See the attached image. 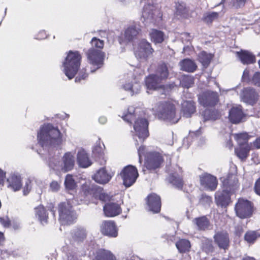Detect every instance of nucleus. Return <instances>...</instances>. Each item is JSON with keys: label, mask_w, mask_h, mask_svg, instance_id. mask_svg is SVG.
Returning <instances> with one entry per match:
<instances>
[{"label": "nucleus", "mask_w": 260, "mask_h": 260, "mask_svg": "<svg viewBox=\"0 0 260 260\" xmlns=\"http://www.w3.org/2000/svg\"><path fill=\"white\" fill-rule=\"evenodd\" d=\"M8 182V187H10L14 191H16L19 190L21 186V179L19 176L15 174L12 175L7 179Z\"/></svg>", "instance_id": "28"}, {"label": "nucleus", "mask_w": 260, "mask_h": 260, "mask_svg": "<svg viewBox=\"0 0 260 260\" xmlns=\"http://www.w3.org/2000/svg\"><path fill=\"white\" fill-rule=\"evenodd\" d=\"M147 204L150 211L158 213L160 210L161 203L159 196L155 193H151L147 197Z\"/></svg>", "instance_id": "18"}, {"label": "nucleus", "mask_w": 260, "mask_h": 260, "mask_svg": "<svg viewBox=\"0 0 260 260\" xmlns=\"http://www.w3.org/2000/svg\"><path fill=\"white\" fill-rule=\"evenodd\" d=\"M59 130L48 124L42 126L38 134L40 145L44 149L49 146L58 145L61 142Z\"/></svg>", "instance_id": "1"}, {"label": "nucleus", "mask_w": 260, "mask_h": 260, "mask_svg": "<svg viewBox=\"0 0 260 260\" xmlns=\"http://www.w3.org/2000/svg\"><path fill=\"white\" fill-rule=\"evenodd\" d=\"M87 233L86 230L82 227L75 229L72 233L73 239L77 242H82L86 238Z\"/></svg>", "instance_id": "31"}, {"label": "nucleus", "mask_w": 260, "mask_h": 260, "mask_svg": "<svg viewBox=\"0 0 260 260\" xmlns=\"http://www.w3.org/2000/svg\"><path fill=\"white\" fill-rule=\"evenodd\" d=\"M75 153L72 152H68L66 153L62 157L61 162L57 166L55 164L53 166L51 161L49 162V166L53 169L60 170L66 173L73 169L75 165Z\"/></svg>", "instance_id": "7"}, {"label": "nucleus", "mask_w": 260, "mask_h": 260, "mask_svg": "<svg viewBox=\"0 0 260 260\" xmlns=\"http://www.w3.org/2000/svg\"><path fill=\"white\" fill-rule=\"evenodd\" d=\"M176 246L179 252L183 253L189 250L190 243L188 240L181 239L176 243Z\"/></svg>", "instance_id": "39"}, {"label": "nucleus", "mask_w": 260, "mask_h": 260, "mask_svg": "<svg viewBox=\"0 0 260 260\" xmlns=\"http://www.w3.org/2000/svg\"><path fill=\"white\" fill-rule=\"evenodd\" d=\"M101 232L109 237H116L118 235V230L115 223L112 221H105L101 225Z\"/></svg>", "instance_id": "15"}, {"label": "nucleus", "mask_w": 260, "mask_h": 260, "mask_svg": "<svg viewBox=\"0 0 260 260\" xmlns=\"http://www.w3.org/2000/svg\"><path fill=\"white\" fill-rule=\"evenodd\" d=\"M199 60L204 67H207L210 63L212 56L211 54H208L205 51H203L199 54Z\"/></svg>", "instance_id": "43"}, {"label": "nucleus", "mask_w": 260, "mask_h": 260, "mask_svg": "<svg viewBox=\"0 0 260 260\" xmlns=\"http://www.w3.org/2000/svg\"><path fill=\"white\" fill-rule=\"evenodd\" d=\"M141 29L138 24H133L129 26L123 34L124 41L125 42H132L136 39L141 34Z\"/></svg>", "instance_id": "14"}, {"label": "nucleus", "mask_w": 260, "mask_h": 260, "mask_svg": "<svg viewBox=\"0 0 260 260\" xmlns=\"http://www.w3.org/2000/svg\"><path fill=\"white\" fill-rule=\"evenodd\" d=\"M196 107L194 103L192 101H184L182 104V111L184 116L189 117L195 112Z\"/></svg>", "instance_id": "29"}, {"label": "nucleus", "mask_w": 260, "mask_h": 260, "mask_svg": "<svg viewBox=\"0 0 260 260\" xmlns=\"http://www.w3.org/2000/svg\"><path fill=\"white\" fill-rule=\"evenodd\" d=\"M255 192L260 196V177L256 181L254 184Z\"/></svg>", "instance_id": "55"}, {"label": "nucleus", "mask_w": 260, "mask_h": 260, "mask_svg": "<svg viewBox=\"0 0 260 260\" xmlns=\"http://www.w3.org/2000/svg\"><path fill=\"white\" fill-rule=\"evenodd\" d=\"M253 145L256 148H260V137L253 142Z\"/></svg>", "instance_id": "62"}, {"label": "nucleus", "mask_w": 260, "mask_h": 260, "mask_svg": "<svg viewBox=\"0 0 260 260\" xmlns=\"http://www.w3.org/2000/svg\"><path fill=\"white\" fill-rule=\"evenodd\" d=\"M153 110L160 119L173 123H176L178 120L176 118L175 106L170 101L158 102L153 108Z\"/></svg>", "instance_id": "3"}, {"label": "nucleus", "mask_w": 260, "mask_h": 260, "mask_svg": "<svg viewBox=\"0 0 260 260\" xmlns=\"http://www.w3.org/2000/svg\"><path fill=\"white\" fill-rule=\"evenodd\" d=\"M176 12L177 15L181 17H186L187 16L188 10L184 3H178L176 4Z\"/></svg>", "instance_id": "40"}, {"label": "nucleus", "mask_w": 260, "mask_h": 260, "mask_svg": "<svg viewBox=\"0 0 260 260\" xmlns=\"http://www.w3.org/2000/svg\"><path fill=\"white\" fill-rule=\"evenodd\" d=\"M146 86L150 90H156L161 87L162 82L157 76L151 75L146 78Z\"/></svg>", "instance_id": "24"}, {"label": "nucleus", "mask_w": 260, "mask_h": 260, "mask_svg": "<svg viewBox=\"0 0 260 260\" xmlns=\"http://www.w3.org/2000/svg\"><path fill=\"white\" fill-rule=\"evenodd\" d=\"M239 146L248 145L247 142L250 136L246 133L232 134Z\"/></svg>", "instance_id": "37"}, {"label": "nucleus", "mask_w": 260, "mask_h": 260, "mask_svg": "<svg viewBox=\"0 0 260 260\" xmlns=\"http://www.w3.org/2000/svg\"><path fill=\"white\" fill-rule=\"evenodd\" d=\"M244 116V113L240 106L233 107L229 111V119L233 123L240 122Z\"/></svg>", "instance_id": "21"}, {"label": "nucleus", "mask_w": 260, "mask_h": 260, "mask_svg": "<svg viewBox=\"0 0 260 260\" xmlns=\"http://www.w3.org/2000/svg\"><path fill=\"white\" fill-rule=\"evenodd\" d=\"M241 98L242 100L247 104L250 105L253 104L257 99V94L255 90L251 88H244L241 94Z\"/></svg>", "instance_id": "17"}, {"label": "nucleus", "mask_w": 260, "mask_h": 260, "mask_svg": "<svg viewBox=\"0 0 260 260\" xmlns=\"http://www.w3.org/2000/svg\"><path fill=\"white\" fill-rule=\"evenodd\" d=\"M219 16L218 13L217 12H209L204 14L203 20L207 23H212V21L218 19Z\"/></svg>", "instance_id": "45"}, {"label": "nucleus", "mask_w": 260, "mask_h": 260, "mask_svg": "<svg viewBox=\"0 0 260 260\" xmlns=\"http://www.w3.org/2000/svg\"><path fill=\"white\" fill-rule=\"evenodd\" d=\"M77 162L80 167L87 168L91 165V161L89 159L86 152L83 150H80L78 152Z\"/></svg>", "instance_id": "27"}, {"label": "nucleus", "mask_w": 260, "mask_h": 260, "mask_svg": "<svg viewBox=\"0 0 260 260\" xmlns=\"http://www.w3.org/2000/svg\"><path fill=\"white\" fill-rule=\"evenodd\" d=\"M145 149V147L143 146L140 147L138 150V154L139 156V161L140 163H141V157H142V155H143V154H144Z\"/></svg>", "instance_id": "57"}, {"label": "nucleus", "mask_w": 260, "mask_h": 260, "mask_svg": "<svg viewBox=\"0 0 260 260\" xmlns=\"http://www.w3.org/2000/svg\"><path fill=\"white\" fill-rule=\"evenodd\" d=\"M180 69L182 71L193 72L197 68L195 63L190 59H185L179 62Z\"/></svg>", "instance_id": "33"}, {"label": "nucleus", "mask_w": 260, "mask_h": 260, "mask_svg": "<svg viewBox=\"0 0 260 260\" xmlns=\"http://www.w3.org/2000/svg\"><path fill=\"white\" fill-rule=\"evenodd\" d=\"M201 184L210 190H214L217 185L216 178L210 174H206L200 177Z\"/></svg>", "instance_id": "19"}, {"label": "nucleus", "mask_w": 260, "mask_h": 260, "mask_svg": "<svg viewBox=\"0 0 260 260\" xmlns=\"http://www.w3.org/2000/svg\"><path fill=\"white\" fill-rule=\"evenodd\" d=\"M259 237L260 234L258 232L250 231L245 234L244 239L248 243H253Z\"/></svg>", "instance_id": "42"}, {"label": "nucleus", "mask_w": 260, "mask_h": 260, "mask_svg": "<svg viewBox=\"0 0 260 260\" xmlns=\"http://www.w3.org/2000/svg\"><path fill=\"white\" fill-rule=\"evenodd\" d=\"M153 52L149 43L145 40L140 41L138 47L135 49V54L137 58L146 59Z\"/></svg>", "instance_id": "12"}, {"label": "nucleus", "mask_w": 260, "mask_h": 260, "mask_svg": "<svg viewBox=\"0 0 260 260\" xmlns=\"http://www.w3.org/2000/svg\"><path fill=\"white\" fill-rule=\"evenodd\" d=\"M5 178V173H4L3 170H0V185L4 183Z\"/></svg>", "instance_id": "61"}, {"label": "nucleus", "mask_w": 260, "mask_h": 260, "mask_svg": "<svg viewBox=\"0 0 260 260\" xmlns=\"http://www.w3.org/2000/svg\"><path fill=\"white\" fill-rule=\"evenodd\" d=\"M250 149V147L249 145L239 146V148H235V152L240 159L243 160L248 156Z\"/></svg>", "instance_id": "35"}, {"label": "nucleus", "mask_w": 260, "mask_h": 260, "mask_svg": "<svg viewBox=\"0 0 260 260\" xmlns=\"http://www.w3.org/2000/svg\"><path fill=\"white\" fill-rule=\"evenodd\" d=\"M193 223L199 230L203 231L208 229L210 224L209 220L205 216L194 218Z\"/></svg>", "instance_id": "34"}, {"label": "nucleus", "mask_w": 260, "mask_h": 260, "mask_svg": "<svg viewBox=\"0 0 260 260\" xmlns=\"http://www.w3.org/2000/svg\"><path fill=\"white\" fill-rule=\"evenodd\" d=\"M193 83L194 78L191 76L184 75L181 78L180 84L183 87L188 88L191 87Z\"/></svg>", "instance_id": "41"}, {"label": "nucleus", "mask_w": 260, "mask_h": 260, "mask_svg": "<svg viewBox=\"0 0 260 260\" xmlns=\"http://www.w3.org/2000/svg\"><path fill=\"white\" fill-rule=\"evenodd\" d=\"M93 152L94 153V154L99 155V156L100 158H101V157L102 158V160L101 162V164L102 165H105L106 162V160L104 158V154H103V151L102 148L100 146H96L94 148Z\"/></svg>", "instance_id": "48"}, {"label": "nucleus", "mask_w": 260, "mask_h": 260, "mask_svg": "<svg viewBox=\"0 0 260 260\" xmlns=\"http://www.w3.org/2000/svg\"><path fill=\"white\" fill-rule=\"evenodd\" d=\"M99 121L100 123H102V124H104L107 121V118L105 117H101L100 118H99Z\"/></svg>", "instance_id": "64"}, {"label": "nucleus", "mask_w": 260, "mask_h": 260, "mask_svg": "<svg viewBox=\"0 0 260 260\" xmlns=\"http://www.w3.org/2000/svg\"><path fill=\"white\" fill-rule=\"evenodd\" d=\"M30 183L29 181H27L26 182V187H24L23 190V193L24 195H26L28 192L29 190L30 189V188L29 187L28 184Z\"/></svg>", "instance_id": "59"}, {"label": "nucleus", "mask_w": 260, "mask_h": 260, "mask_svg": "<svg viewBox=\"0 0 260 260\" xmlns=\"http://www.w3.org/2000/svg\"><path fill=\"white\" fill-rule=\"evenodd\" d=\"M162 162L163 158L160 153L150 152L146 156L145 164L148 170H155L160 167Z\"/></svg>", "instance_id": "10"}, {"label": "nucleus", "mask_w": 260, "mask_h": 260, "mask_svg": "<svg viewBox=\"0 0 260 260\" xmlns=\"http://www.w3.org/2000/svg\"><path fill=\"white\" fill-rule=\"evenodd\" d=\"M169 181L174 186L178 188H181L183 185L182 179L178 175L172 174L169 177Z\"/></svg>", "instance_id": "44"}, {"label": "nucleus", "mask_w": 260, "mask_h": 260, "mask_svg": "<svg viewBox=\"0 0 260 260\" xmlns=\"http://www.w3.org/2000/svg\"><path fill=\"white\" fill-rule=\"evenodd\" d=\"M104 212L106 216L114 217L119 214L121 209L118 204L110 203L104 206Z\"/></svg>", "instance_id": "22"}, {"label": "nucleus", "mask_w": 260, "mask_h": 260, "mask_svg": "<svg viewBox=\"0 0 260 260\" xmlns=\"http://www.w3.org/2000/svg\"><path fill=\"white\" fill-rule=\"evenodd\" d=\"M127 110V113L124 116H122V118L125 121L131 123L132 120L134 118L133 113L135 112L134 108L133 107H129Z\"/></svg>", "instance_id": "47"}, {"label": "nucleus", "mask_w": 260, "mask_h": 260, "mask_svg": "<svg viewBox=\"0 0 260 260\" xmlns=\"http://www.w3.org/2000/svg\"><path fill=\"white\" fill-rule=\"evenodd\" d=\"M247 0H233V6L236 8H239L243 7Z\"/></svg>", "instance_id": "52"}, {"label": "nucleus", "mask_w": 260, "mask_h": 260, "mask_svg": "<svg viewBox=\"0 0 260 260\" xmlns=\"http://www.w3.org/2000/svg\"><path fill=\"white\" fill-rule=\"evenodd\" d=\"M237 56L243 64H251L255 62V57L250 52L241 50L240 52H236Z\"/></svg>", "instance_id": "25"}, {"label": "nucleus", "mask_w": 260, "mask_h": 260, "mask_svg": "<svg viewBox=\"0 0 260 260\" xmlns=\"http://www.w3.org/2000/svg\"><path fill=\"white\" fill-rule=\"evenodd\" d=\"M93 260H116V258L110 251L102 249L96 252Z\"/></svg>", "instance_id": "32"}, {"label": "nucleus", "mask_w": 260, "mask_h": 260, "mask_svg": "<svg viewBox=\"0 0 260 260\" xmlns=\"http://www.w3.org/2000/svg\"><path fill=\"white\" fill-rule=\"evenodd\" d=\"M36 217L42 224L47 223L48 220V214L44 206H39L35 209Z\"/></svg>", "instance_id": "30"}, {"label": "nucleus", "mask_w": 260, "mask_h": 260, "mask_svg": "<svg viewBox=\"0 0 260 260\" xmlns=\"http://www.w3.org/2000/svg\"><path fill=\"white\" fill-rule=\"evenodd\" d=\"M59 220L62 224H72L77 218L73 207L68 202L60 203L58 205Z\"/></svg>", "instance_id": "5"}, {"label": "nucleus", "mask_w": 260, "mask_h": 260, "mask_svg": "<svg viewBox=\"0 0 260 260\" xmlns=\"http://www.w3.org/2000/svg\"><path fill=\"white\" fill-rule=\"evenodd\" d=\"M200 202L202 204L209 205L212 202V198L210 196L203 194L200 199Z\"/></svg>", "instance_id": "51"}, {"label": "nucleus", "mask_w": 260, "mask_h": 260, "mask_svg": "<svg viewBox=\"0 0 260 260\" xmlns=\"http://www.w3.org/2000/svg\"><path fill=\"white\" fill-rule=\"evenodd\" d=\"M243 233V229L240 226H237L235 229V233L237 235L240 236Z\"/></svg>", "instance_id": "60"}, {"label": "nucleus", "mask_w": 260, "mask_h": 260, "mask_svg": "<svg viewBox=\"0 0 260 260\" xmlns=\"http://www.w3.org/2000/svg\"><path fill=\"white\" fill-rule=\"evenodd\" d=\"M64 185L67 189L69 190H73L76 187V183L73 178L72 175L68 174L66 176Z\"/></svg>", "instance_id": "46"}, {"label": "nucleus", "mask_w": 260, "mask_h": 260, "mask_svg": "<svg viewBox=\"0 0 260 260\" xmlns=\"http://www.w3.org/2000/svg\"><path fill=\"white\" fill-rule=\"evenodd\" d=\"M224 189L215 194V200L217 205L226 207L231 202L230 193L234 192L238 187V180L235 175L229 176L223 181Z\"/></svg>", "instance_id": "2"}, {"label": "nucleus", "mask_w": 260, "mask_h": 260, "mask_svg": "<svg viewBox=\"0 0 260 260\" xmlns=\"http://www.w3.org/2000/svg\"><path fill=\"white\" fill-rule=\"evenodd\" d=\"M123 88L125 90L129 92L131 95H133L140 92L141 85L139 82L134 79V80L131 82L125 83V84L123 85Z\"/></svg>", "instance_id": "26"}, {"label": "nucleus", "mask_w": 260, "mask_h": 260, "mask_svg": "<svg viewBox=\"0 0 260 260\" xmlns=\"http://www.w3.org/2000/svg\"><path fill=\"white\" fill-rule=\"evenodd\" d=\"M120 175L122 178L124 185L128 187L136 182L139 174L135 167L128 165L122 170Z\"/></svg>", "instance_id": "8"}, {"label": "nucleus", "mask_w": 260, "mask_h": 260, "mask_svg": "<svg viewBox=\"0 0 260 260\" xmlns=\"http://www.w3.org/2000/svg\"><path fill=\"white\" fill-rule=\"evenodd\" d=\"M159 15V11L153 5L148 4L145 5L142 13L143 17L148 20L156 19V15Z\"/></svg>", "instance_id": "20"}, {"label": "nucleus", "mask_w": 260, "mask_h": 260, "mask_svg": "<svg viewBox=\"0 0 260 260\" xmlns=\"http://www.w3.org/2000/svg\"><path fill=\"white\" fill-rule=\"evenodd\" d=\"M81 56L78 51H70L63 63L64 73L69 79L77 74L80 66Z\"/></svg>", "instance_id": "4"}, {"label": "nucleus", "mask_w": 260, "mask_h": 260, "mask_svg": "<svg viewBox=\"0 0 260 260\" xmlns=\"http://www.w3.org/2000/svg\"><path fill=\"white\" fill-rule=\"evenodd\" d=\"M148 121L144 118L138 119L135 122L134 128L140 141L143 142L145 139L148 137Z\"/></svg>", "instance_id": "11"}, {"label": "nucleus", "mask_w": 260, "mask_h": 260, "mask_svg": "<svg viewBox=\"0 0 260 260\" xmlns=\"http://www.w3.org/2000/svg\"><path fill=\"white\" fill-rule=\"evenodd\" d=\"M50 189L53 191L56 192L60 189V185L57 181H52L50 184Z\"/></svg>", "instance_id": "53"}, {"label": "nucleus", "mask_w": 260, "mask_h": 260, "mask_svg": "<svg viewBox=\"0 0 260 260\" xmlns=\"http://www.w3.org/2000/svg\"><path fill=\"white\" fill-rule=\"evenodd\" d=\"M112 176L108 173L104 168L100 169L93 175V179L100 184H106L111 179Z\"/></svg>", "instance_id": "23"}, {"label": "nucleus", "mask_w": 260, "mask_h": 260, "mask_svg": "<svg viewBox=\"0 0 260 260\" xmlns=\"http://www.w3.org/2000/svg\"><path fill=\"white\" fill-rule=\"evenodd\" d=\"M252 203L243 199H239L235 205V211L236 215L239 218L244 219L249 218L252 214Z\"/></svg>", "instance_id": "6"}, {"label": "nucleus", "mask_w": 260, "mask_h": 260, "mask_svg": "<svg viewBox=\"0 0 260 260\" xmlns=\"http://www.w3.org/2000/svg\"><path fill=\"white\" fill-rule=\"evenodd\" d=\"M104 53L100 50L90 49L87 53V57L89 62L100 68L103 64Z\"/></svg>", "instance_id": "13"}, {"label": "nucleus", "mask_w": 260, "mask_h": 260, "mask_svg": "<svg viewBox=\"0 0 260 260\" xmlns=\"http://www.w3.org/2000/svg\"><path fill=\"white\" fill-rule=\"evenodd\" d=\"M87 74H85V73H84L82 75V76L81 77L80 76H79V77H77L75 79V81L76 82H80V80L81 79H84L86 77H87Z\"/></svg>", "instance_id": "63"}, {"label": "nucleus", "mask_w": 260, "mask_h": 260, "mask_svg": "<svg viewBox=\"0 0 260 260\" xmlns=\"http://www.w3.org/2000/svg\"><path fill=\"white\" fill-rule=\"evenodd\" d=\"M92 46L97 48L102 49L104 47V42L103 40H101L96 38H92L91 41Z\"/></svg>", "instance_id": "49"}, {"label": "nucleus", "mask_w": 260, "mask_h": 260, "mask_svg": "<svg viewBox=\"0 0 260 260\" xmlns=\"http://www.w3.org/2000/svg\"><path fill=\"white\" fill-rule=\"evenodd\" d=\"M68 260H80L77 253H71L68 255Z\"/></svg>", "instance_id": "56"}, {"label": "nucleus", "mask_w": 260, "mask_h": 260, "mask_svg": "<svg viewBox=\"0 0 260 260\" xmlns=\"http://www.w3.org/2000/svg\"><path fill=\"white\" fill-rule=\"evenodd\" d=\"M199 101L204 107H213L219 101V95L216 92L206 91L199 95Z\"/></svg>", "instance_id": "9"}, {"label": "nucleus", "mask_w": 260, "mask_h": 260, "mask_svg": "<svg viewBox=\"0 0 260 260\" xmlns=\"http://www.w3.org/2000/svg\"><path fill=\"white\" fill-rule=\"evenodd\" d=\"M154 75L157 76L161 81L167 79L169 76V70L167 64L162 63L159 65L156 74Z\"/></svg>", "instance_id": "36"}, {"label": "nucleus", "mask_w": 260, "mask_h": 260, "mask_svg": "<svg viewBox=\"0 0 260 260\" xmlns=\"http://www.w3.org/2000/svg\"><path fill=\"white\" fill-rule=\"evenodd\" d=\"M214 242L220 248L224 250L229 246L230 239L226 232H220L217 233L214 236Z\"/></svg>", "instance_id": "16"}, {"label": "nucleus", "mask_w": 260, "mask_h": 260, "mask_svg": "<svg viewBox=\"0 0 260 260\" xmlns=\"http://www.w3.org/2000/svg\"><path fill=\"white\" fill-rule=\"evenodd\" d=\"M253 83L257 86H260V73H256L252 78Z\"/></svg>", "instance_id": "54"}, {"label": "nucleus", "mask_w": 260, "mask_h": 260, "mask_svg": "<svg viewBox=\"0 0 260 260\" xmlns=\"http://www.w3.org/2000/svg\"><path fill=\"white\" fill-rule=\"evenodd\" d=\"M149 35L152 41L155 43H160L164 40V34L160 30L152 29Z\"/></svg>", "instance_id": "38"}, {"label": "nucleus", "mask_w": 260, "mask_h": 260, "mask_svg": "<svg viewBox=\"0 0 260 260\" xmlns=\"http://www.w3.org/2000/svg\"><path fill=\"white\" fill-rule=\"evenodd\" d=\"M203 249L206 252H209L212 251L213 247L212 244V242L209 240H206L203 244Z\"/></svg>", "instance_id": "50"}, {"label": "nucleus", "mask_w": 260, "mask_h": 260, "mask_svg": "<svg viewBox=\"0 0 260 260\" xmlns=\"http://www.w3.org/2000/svg\"><path fill=\"white\" fill-rule=\"evenodd\" d=\"M0 221L5 227L8 226L10 225V221L7 219L1 218Z\"/></svg>", "instance_id": "58"}]
</instances>
